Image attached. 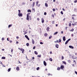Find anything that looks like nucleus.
<instances>
[{"instance_id": "nucleus-1", "label": "nucleus", "mask_w": 77, "mask_h": 77, "mask_svg": "<svg viewBox=\"0 0 77 77\" xmlns=\"http://www.w3.org/2000/svg\"><path fill=\"white\" fill-rule=\"evenodd\" d=\"M30 13H28L26 14V20H29V18L30 20H32V18H31V16H29L30 15Z\"/></svg>"}, {"instance_id": "nucleus-2", "label": "nucleus", "mask_w": 77, "mask_h": 77, "mask_svg": "<svg viewBox=\"0 0 77 77\" xmlns=\"http://www.w3.org/2000/svg\"><path fill=\"white\" fill-rule=\"evenodd\" d=\"M20 50L22 51V53H24V49L22 48H21Z\"/></svg>"}, {"instance_id": "nucleus-3", "label": "nucleus", "mask_w": 77, "mask_h": 77, "mask_svg": "<svg viewBox=\"0 0 77 77\" xmlns=\"http://www.w3.org/2000/svg\"><path fill=\"white\" fill-rule=\"evenodd\" d=\"M60 69H63L64 68V66H63L61 65L60 67Z\"/></svg>"}, {"instance_id": "nucleus-4", "label": "nucleus", "mask_w": 77, "mask_h": 77, "mask_svg": "<svg viewBox=\"0 0 77 77\" xmlns=\"http://www.w3.org/2000/svg\"><path fill=\"white\" fill-rule=\"evenodd\" d=\"M57 43H60V42H61V39H59L58 40H58H57Z\"/></svg>"}, {"instance_id": "nucleus-5", "label": "nucleus", "mask_w": 77, "mask_h": 77, "mask_svg": "<svg viewBox=\"0 0 77 77\" xmlns=\"http://www.w3.org/2000/svg\"><path fill=\"white\" fill-rule=\"evenodd\" d=\"M18 15L19 17H22L23 16V14H22V13H19L18 14Z\"/></svg>"}, {"instance_id": "nucleus-6", "label": "nucleus", "mask_w": 77, "mask_h": 77, "mask_svg": "<svg viewBox=\"0 0 77 77\" xmlns=\"http://www.w3.org/2000/svg\"><path fill=\"white\" fill-rule=\"evenodd\" d=\"M42 23H44V18H42Z\"/></svg>"}, {"instance_id": "nucleus-7", "label": "nucleus", "mask_w": 77, "mask_h": 77, "mask_svg": "<svg viewBox=\"0 0 77 77\" xmlns=\"http://www.w3.org/2000/svg\"><path fill=\"white\" fill-rule=\"evenodd\" d=\"M59 45L57 44H55V47L57 48H59Z\"/></svg>"}, {"instance_id": "nucleus-8", "label": "nucleus", "mask_w": 77, "mask_h": 77, "mask_svg": "<svg viewBox=\"0 0 77 77\" xmlns=\"http://www.w3.org/2000/svg\"><path fill=\"white\" fill-rule=\"evenodd\" d=\"M25 38H26V39H28V40H29V37H28V36H27V35H26L25 36Z\"/></svg>"}, {"instance_id": "nucleus-9", "label": "nucleus", "mask_w": 77, "mask_h": 77, "mask_svg": "<svg viewBox=\"0 0 77 77\" xmlns=\"http://www.w3.org/2000/svg\"><path fill=\"white\" fill-rule=\"evenodd\" d=\"M44 65L45 66H46L47 65V63H46V62L45 61H44L43 62Z\"/></svg>"}, {"instance_id": "nucleus-10", "label": "nucleus", "mask_w": 77, "mask_h": 77, "mask_svg": "<svg viewBox=\"0 0 77 77\" xmlns=\"http://www.w3.org/2000/svg\"><path fill=\"white\" fill-rule=\"evenodd\" d=\"M69 48H72V49H74V47H73L72 46H70H70H69Z\"/></svg>"}, {"instance_id": "nucleus-11", "label": "nucleus", "mask_w": 77, "mask_h": 77, "mask_svg": "<svg viewBox=\"0 0 77 77\" xmlns=\"http://www.w3.org/2000/svg\"><path fill=\"white\" fill-rule=\"evenodd\" d=\"M17 71H19L20 70V69L19 68V67H17L16 68Z\"/></svg>"}, {"instance_id": "nucleus-12", "label": "nucleus", "mask_w": 77, "mask_h": 77, "mask_svg": "<svg viewBox=\"0 0 77 77\" xmlns=\"http://www.w3.org/2000/svg\"><path fill=\"white\" fill-rule=\"evenodd\" d=\"M63 40L64 41H65L66 40V39L65 38V37L63 36Z\"/></svg>"}, {"instance_id": "nucleus-13", "label": "nucleus", "mask_w": 77, "mask_h": 77, "mask_svg": "<svg viewBox=\"0 0 77 77\" xmlns=\"http://www.w3.org/2000/svg\"><path fill=\"white\" fill-rule=\"evenodd\" d=\"M35 2H34L32 4V7H34L35 6Z\"/></svg>"}, {"instance_id": "nucleus-14", "label": "nucleus", "mask_w": 77, "mask_h": 77, "mask_svg": "<svg viewBox=\"0 0 77 77\" xmlns=\"http://www.w3.org/2000/svg\"><path fill=\"white\" fill-rule=\"evenodd\" d=\"M32 42L33 44H35V41H34V40H33V39H32Z\"/></svg>"}, {"instance_id": "nucleus-15", "label": "nucleus", "mask_w": 77, "mask_h": 77, "mask_svg": "<svg viewBox=\"0 0 77 77\" xmlns=\"http://www.w3.org/2000/svg\"><path fill=\"white\" fill-rule=\"evenodd\" d=\"M36 5L37 6H38V3H39V1H37L36 2Z\"/></svg>"}, {"instance_id": "nucleus-16", "label": "nucleus", "mask_w": 77, "mask_h": 77, "mask_svg": "<svg viewBox=\"0 0 77 77\" xmlns=\"http://www.w3.org/2000/svg\"><path fill=\"white\" fill-rule=\"evenodd\" d=\"M44 35L45 36H47L48 35V34H47V33H45L44 34Z\"/></svg>"}, {"instance_id": "nucleus-17", "label": "nucleus", "mask_w": 77, "mask_h": 77, "mask_svg": "<svg viewBox=\"0 0 77 77\" xmlns=\"http://www.w3.org/2000/svg\"><path fill=\"white\" fill-rule=\"evenodd\" d=\"M31 11L30 9H29L27 10V12H31Z\"/></svg>"}, {"instance_id": "nucleus-18", "label": "nucleus", "mask_w": 77, "mask_h": 77, "mask_svg": "<svg viewBox=\"0 0 77 77\" xmlns=\"http://www.w3.org/2000/svg\"><path fill=\"white\" fill-rule=\"evenodd\" d=\"M74 30V29L72 28L71 30H70V32H73Z\"/></svg>"}, {"instance_id": "nucleus-19", "label": "nucleus", "mask_w": 77, "mask_h": 77, "mask_svg": "<svg viewBox=\"0 0 77 77\" xmlns=\"http://www.w3.org/2000/svg\"><path fill=\"white\" fill-rule=\"evenodd\" d=\"M50 29V28H49V27H48L47 28V31H48H48H49V29Z\"/></svg>"}, {"instance_id": "nucleus-20", "label": "nucleus", "mask_w": 77, "mask_h": 77, "mask_svg": "<svg viewBox=\"0 0 77 77\" xmlns=\"http://www.w3.org/2000/svg\"><path fill=\"white\" fill-rule=\"evenodd\" d=\"M57 70H59L60 69V67H58L57 69Z\"/></svg>"}, {"instance_id": "nucleus-21", "label": "nucleus", "mask_w": 77, "mask_h": 77, "mask_svg": "<svg viewBox=\"0 0 77 77\" xmlns=\"http://www.w3.org/2000/svg\"><path fill=\"white\" fill-rule=\"evenodd\" d=\"M62 62L64 64H65V65H66V62H65V61H62Z\"/></svg>"}, {"instance_id": "nucleus-22", "label": "nucleus", "mask_w": 77, "mask_h": 77, "mask_svg": "<svg viewBox=\"0 0 77 77\" xmlns=\"http://www.w3.org/2000/svg\"><path fill=\"white\" fill-rule=\"evenodd\" d=\"M58 33V32H55L54 34V35H56L57 34V33Z\"/></svg>"}, {"instance_id": "nucleus-23", "label": "nucleus", "mask_w": 77, "mask_h": 77, "mask_svg": "<svg viewBox=\"0 0 77 77\" xmlns=\"http://www.w3.org/2000/svg\"><path fill=\"white\" fill-rule=\"evenodd\" d=\"M12 26V24H11L10 25H9L8 26V28H9L10 27H11Z\"/></svg>"}, {"instance_id": "nucleus-24", "label": "nucleus", "mask_w": 77, "mask_h": 77, "mask_svg": "<svg viewBox=\"0 0 77 77\" xmlns=\"http://www.w3.org/2000/svg\"><path fill=\"white\" fill-rule=\"evenodd\" d=\"M6 59V57H2V59Z\"/></svg>"}, {"instance_id": "nucleus-25", "label": "nucleus", "mask_w": 77, "mask_h": 77, "mask_svg": "<svg viewBox=\"0 0 77 77\" xmlns=\"http://www.w3.org/2000/svg\"><path fill=\"white\" fill-rule=\"evenodd\" d=\"M35 54H36V55H37L38 54V52H36V51H35L34 52Z\"/></svg>"}, {"instance_id": "nucleus-26", "label": "nucleus", "mask_w": 77, "mask_h": 77, "mask_svg": "<svg viewBox=\"0 0 77 77\" xmlns=\"http://www.w3.org/2000/svg\"><path fill=\"white\" fill-rule=\"evenodd\" d=\"M45 6L46 7H48V4L47 3H45Z\"/></svg>"}, {"instance_id": "nucleus-27", "label": "nucleus", "mask_w": 77, "mask_h": 77, "mask_svg": "<svg viewBox=\"0 0 77 77\" xmlns=\"http://www.w3.org/2000/svg\"><path fill=\"white\" fill-rule=\"evenodd\" d=\"M11 68L8 69V72H9L10 71H11Z\"/></svg>"}, {"instance_id": "nucleus-28", "label": "nucleus", "mask_w": 77, "mask_h": 77, "mask_svg": "<svg viewBox=\"0 0 77 77\" xmlns=\"http://www.w3.org/2000/svg\"><path fill=\"white\" fill-rule=\"evenodd\" d=\"M68 42H69L67 40L65 43V44H67L68 43Z\"/></svg>"}, {"instance_id": "nucleus-29", "label": "nucleus", "mask_w": 77, "mask_h": 77, "mask_svg": "<svg viewBox=\"0 0 77 77\" xmlns=\"http://www.w3.org/2000/svg\"><path fill=\"white\" fill-rule=\"evenodd\" d=\"M49 60H50V61H52L53 60L52 59V58H49Z\"/></svg>"}, {"instance_id": "nucleus-30", "label": "nucleus", "mask_w": 77, "mask_h": 77, "mask_svg": "<svg viewBox=\"0 0 77 77\" xmlns=\"http://www.w3.org/2000/svg\"><path fill=\"white\" fill-rule=\"evenodd\" d=\"M69 27H70V26H71V23H69Z\"/></svg>"}, {"instance_id": "nucleus-31", "label": "nucleus", "mask_w": 77, "mask_h": 77, "mask_svg": "<svg viewBox=\"0 0 77 77\" xmlns=\"http://www.w3.org/2000/svg\"><path fill=\"white\" fill-rule=\"evenodd\" d=\"M61 14H62V15H63V11H61L60 12Z\"/></svg>"}, {"instance_id": "nucleus-32", "label": "nucleus", "mask_w": 77, "mask_h": 77, "mask_svg": "<svg viewBox=\"0 0 77 77\" xmlns=\"http://www.w3.org/2000/svg\"><path fill=\"white\" fill-rule=\"evenodd\" d=\"M72 17H76V15L75 14H73V15H72Z\"/></svg>"}, {"instance_id": "nucleus-33", "label": "nucleus", "mask_w": 77, "mask_h": 77, "mask_svg": "<svg viewBox=\"0 0 77 77\" xmlns=\"http://www.w3.org/2000/svg\"><path fill=\"white\" fill-rule=\"evenodd\" d=\"M73 63H75V64H76V62H75V60H73Z\"/></svg>"}, {"instance_id": "nucleus-34", "label": "nucleus", "mask_w": 77, "mask_h": 77, "mask_svg": "<svg viewBox=\"0 0 77 77\" xmlns=\"http://www.w3.org/2000/svg\"><path fill=\"white\" fill-rule=\"evenodd\" d=\"M52 38V36L51 35L49 37V39H51Z\"/></svg>"}, {"instance_id": "nucleus-35", "label": "nucleus", "mask_w": 77, "mask_h": 77, "mask_svg": "<svg viewBox=\"0 0 77 77\" xmlns=\"http://www.w3.org/2000/svg\"><path fill=\"white\" fill-rule=\"evenodd\" d=\"M41 55L37 56V57H41Z\"/></svg>"}, {"instance_id": "nucleus-36", "label": "nucleus", "mask_w": 77, "mask_h": 77, "mask_svg": "<svg viewBox=\"0 0 77 77\" xmlns=\"http://www.w3.org/2000/svg\"><path fill=\"white\" fill-rule=\"evenodd\" d=\"M18 12H19V13L18 14H20L21 13V11H20V10H19L18 11Z\"/></svg>"}, {"instance_id": "nucleus-37", "label": "nucleus", "mask_w": 77, "mask_h": 77, "mask_svg": "<svg viewBox=\"0 0 77 77\" xmlns=\"http://www.w3.org/2000/svg\"><path fill=\"white\" fill-rule=\"evenodd\" d=\"M26 45L27 46H29V43H27L26 44Z\"/></svg>"}, {"instance_id": "nucleus-38", "label": "nucleus", "mask_w": 77, "mask_h": 77, "mask_svg": "<svg viewBox=\"0 0 77 77\" xmlns=\"http://www.w3.org/2000/svg\"><path fill=\"white\" fill-rule=\"evenodd\" d=\"M2 41H4V40H5V38H2Z\"/></svg>"}, {"instance_id": "nucleus-39", "label": "nucleus", "mask_w": 77, "mask_h": 77, "mask_svg": "<svg viewBox=\"0 0 77 77\" xmlns=\"http://www.w3.org/2000/svg\"><path fill=\"white\" fill-rule=\"evenodd\" d=\"M64 59V57H63V56H62V60H63V59Z\"/></svg>"}, {"instance_id": "nucleus-40", "label": "nucleus", "mask_w": 77, "mask_h": 77, "mask_svg": "<svg viewBox=\"0 0 77 77\" xmlns=\"http://www.w3.org/2000/svg\"><path fill=\"white\" fill-rule=\"evenodd\" d=\"M52 24H54V21H53L52 22Z\"/></svg>"}, {"instance_id": "nucleus-41", "label": "nucleus", "mask_w": 77, "mask_h": 77, "mask_svg": "<svg viewBox=\"0 0 77 77\" xmlns=\"http://www.w3.org/2000/svg\"><path fill=\"white\" fill-rule=\"evenodd\" d=\"M32 11H33L34 12H35V8H32Z\"/></svg>"}, {"instance_id": "nucleus-42", "label": "nucleus", "mask_w": 77, "mask_h": 77, "mask_svg": "<svg viewBox=\"0 0 77 77\" xmlns=\"http://www.w3.org/2000/svg\"><path fill=\"white\" fill-rule=\"evenodd\" d=\"M77 0H75L74 2V3H77Z\"/></svg>"}, {"instance_id": "nucleus-43", "label": "nucleus", "mask_w": 77, "mask_h": 77, "mask_svg": "<svg viewBox=\"0 0 77 77\" xmlns=\"http://www.w3.org/2000/svg\"><path fill=\"white\" fill-rule=\"evenodd\" d=\"M41 5V4H38V5H37V6L38 7H39V6H40V5Z\"/></svg>"}, {"instance_id": "nucleus-44", "label": "nucleus", "mask_w": 77, "mask_h": 77, "mask_svg": "<svg viewBox=\"0 0 77 77\" xmlns=\"http://www.w3.org/2000/svg\"><path fill=\"white\" fill-rule=\"evenodd\" d=\"M36 69H37V70H39V67H37Z\"/></svg>"}, {"instance_id": "nucleus-45", "label": "nucleus", "mask_w": 77, "mask_h": 77, "mask_svg": "<svg viewBox=\"0 0 77 77\" xmlns=\"http://www.w3.org/2000/svg\"><path fill=\"white\" fill-rule=\"evenodd\" d=\"M44 15H47V13H46V12H44Z\"/></svg>"}, {"instance_id": "nucleus-46", "label": "nucleus", "mask_w": 77, "mask_h": 77, "mask_svg": "<svg viewBox=\"0 0 77 77\" xmlns=\"http://www.w3.org/2000/svg\"><path fill=\"white\" fill-rule=\"evenodd\" d=\"M70 40H71V38H69V39L67 40V41H68V42H69V41H70Z\"/></svg>"}, {"instance_id": "nucleus-47", "label": "nucleus", "mask_w": 77, "mask_h": 77, "mask_svg": "<svg viewBox=\"0 0 77 77\" xmlns=\"http://www.w3.org/2000/svg\"><path fill=\"white\" fill-rule=\"evenodd\" d=\"M11 53H12V52H13V49H11Z\"/></svg>"}, {"instance_id": "nucleus-48", "label": "nucleus", "mask_w": 77, "mask_h": 77, "mask_svg": "<svg viewBox=\"0 0 77 77\" xmlns=\"http://www.w3.org/2000/svg\"><path fill=\"white\" fill-rule=\"evenodd\" d=\"M37 20H38V21H39V18H37Z\"/></svg>"}, {"instance_id": "nucleus-49", "label": "nucleus", "mask_w": 77, "mask_h": 77, "mask_svg": "<svg viewBox=\"0 0 77 77\" xmlns=\"http://www.w3.org/2000/svg\"><path fill=\"white\" fill-rule=\"evenodd\" d=\"M72 20H74V17H72Z\"/></svg>"}, {"instance_id": "nucleus-50", "label": "nucleus", "mask_w": 77, "mask_h": 77, "mask_svg": "<svg viewBox=\"0 0 77 77\" xmlns=\"http://www.w3.org/2000/svg\"><path fill=\"white\" fill-rule=\"evenodd\" d=\"M40 44H43V43H42V42H40Z\"/></svg>"}, {"instance_id": "nucleus-51", "label": "nucleus", "mask_w": 77, "mask_h": 77, "mask_svg": "<svg viewBox=\"0 0 77 77\" xmlns=\"http://www.w3.org/2000/svg\"><path fill=\"white\" fill-rule=\"evenodd\" d=\"M77 23L76 22V23H74V24L75 25H77Z\"/></svg>"}, {"instance_id": "nucleus-52", "label": "nucleus", "mask_w": 77, "mask_h": 77, "mask_svg": "<svg viewBox=\"0 0 77 77\" xmlns=\"http://www.w3.org/2000/svg\"><path fill=\"white\" fill-rule=\"evenodd\" d=\"M53 11H55V9H53Z\"/></svg>"}, {"instance_id": "nucleus-53", "label": "nucleus", "mask_w": 77, "mask_h": 77, "mask_svg": "<svg viewBox=\"0 0 77 77\" xmlns=\"http://www.w3.org/2000/svg\"><path fill=\"white\" fill-rule=\"evenodd\" d=\"M10 43H11V42H12V41L11 40H10Z\"/></svg>"}, {"instance_id": "nucleus-54", "label": "nucleus", "mask_w": 77, "mask_h": 77, "mask_svg": "<svg viewBox=\"0 0 77 77\" xmlns=\"http://www.w3.org/2000/svg\"><path fill=\"white\" fill-rule=\"evenodd\" d=\"M16 38H17V39H19V37H18V36H17V37H16Z\"/></svg>"}, {"instance_id": "nucleus-55", "label": "nucleus", "mask_w": 77, "mask_h": 77, "mask_svg": "<svg viewBox=\"0 0 77 77\" xmlns=\"http://www.w3.org/2000/svg\"><path fill=\"white\" fill-rule=\"evenodd\" d=\"M52 17H54V15L52 14Z\"/></svg>"}, {"instance_id": "nucleus-56", "label": "nucleus", "mask_w": 77, "mask_h": 77, "mask_svg": "<svg viewBox=\"0 0 77 77\" xmlns=\"http://www.w3.org/2000/svg\"><path fill=\"white\" fill-rule=\"evenodd\" d=\"M75 73L76 74H77V72H76V71H75Z\"/></svg>"}, {"instance_id": "nucleus-57", "label": "nucleus", "mask_w": 77, "mask_h": 77, "mask_svg": "<svg viewBox=\"0 0 77 77\" xmlns=\"http://www.w3.org/2000/svg\"><path fill=\"white\" fill-rule=\"evenodd\" d=\"M7 40L8 41H9V38H7Z\"/></svg>"}, {"instance_id": "nucleus-58", "label": "nucleus", "mask_w": 77, "mask_h": 77, "mask_svg": "<svg viewBox=\"0 0 77 77\" xmlns=\"http://www.w3.org/2000/svg\"><path fill=\"white\" fill-rule=\"evenodd\" d=\"M50 54H52V52L50 51Z\"/></svg>"}, {"instance_id": "nucleus-59", "label": "nucleus", "mask_w": 77, "mask_h": 77, "mask_svg": "<svg viewBox=\"0 0 77 77\" xmlns=\"http://www.w3.org/2000/svg\"><path fill=\"white\" fill-rule=\"evenodd\" d=\"M72 25L73 26H75L74 23V24L72 23Z\"/></svg>"}, {"instance_id": "nucleus-60", "label": "nucleus", "mask_w": 77, "mask_h": 77, "mask_svg": "<svg viewBox=\"0 0 77 77\" xmlns=\"http://www.w3.org/2000/svg\"><path fill=\"white\" fill-rule=\"evenodd\" d=\"M35 46H34L33 48V49H35Z\"/></svg>"}, {"instance_id": "nucleus-61", "label": "nucleus", "mask_w": 77, "mask_h": 77, "mask_svg": "<svg viewBox=\"0 0 77 77\" xmlns=\"http://www.w3.org/2000/svg\"><path fill=\"white\" fill-rule=\"evenodd\" d=\"M2 51H5V49H2Z\"/></svg>"}, {"instance_id": "nucleus-62", "label": "nucleus", "mask_w": 77, "mask_h": 77, "mask_svg": "<svg viewBox=\"0 0 77 77\" xmlns=\"http://www.w3.org/2000/svg\"><path fill=\"white\" fill-rule=\"evenodd\" d=\"M26 33H27V32H25V33H23V34H24V35H25V34H26Z\"/></svg>"}, {"instance_id": "nucleus-63", "label": "nucleus", "mask_w": 77, "mask_h": 77, "mask_svg": "<svg viewBox=\"0 0 77 77\" xmlns=\"http://www.w3.org/2000/svg\"><path fill=\"white\" fill-rule=\"evenodd\" d=\"M16 43V44H18V42H17Z\"/></svg>"}, {"instance_id": "nucleus-64", "label": "nucleus", "mask_w": 77, "mask_h": 77, "mask_svg": "<svg viewBox=\"0 0 77 77\" xmlns=\"http://www.w3.org/2000/svg\"><path fill=\"white\" fill-rule=\"evenodd\" d=\"M48 75H50V73H48Z\"/></svg>"}]
</instances>
